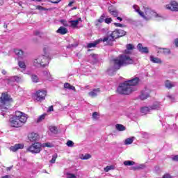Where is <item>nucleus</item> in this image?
<instances>
[{"mask_svg":"<svg viewBox=\"0 0 178 178\" xmlns=\"http://www.w3.org/2000/svg\"><path fill=\"white\" fill-rule=\"evenodd\" d=\"M126 49L124 51V54L119 56V57L113 60V67L108 70V74H112V72H116L119 70L122 66H127V65H132L134 63L133 60L128 55L131 54V51L134 49V46L131 44H127L126 45Z\"/></svg>","mask_w":178,"mask_h":178,"instance_id":"obj_1","label":"nucleus"},{"mask_svg":"<svg viewBox=\"0 0 178 178\" xmlns=\"http://www.w3.org/2000/svg\"><path fill=\"white\" fill-rule=\"evenodd\" d=\"M138 81H140V79L135 77L120 83L117 88V92L121 95H129L133 91H135L134 86L138 84Z\"/></svg>","mask_w":178,"mask_h":178,"instance_id":"obj_2","label":"nucleus"},{"mask_svg":"<svg viewBox=\"0 0 178 178\" xmlns=\"http://www.w3.org/2000/svg\"><path fill=\"white\" fill-rule=\"evenodd\" d=\"M27 119H29L27 114L18 111H15V114L9 120L10 125L15 129L23 127L26 124Z\"/></svg>","mask_w":178,"mask_h":178,"instance_id":"obj_3","label":"nucleus"},{"mask_svg":"<svg viewBox=\"0 0 178 178\" xmlns=\"http://www.w3.org/2000/svg\"><path fill=\"white\" fill-rule=\"evenodd\" d=\"M50 51V46H44L43 48V52L44 55L40 56L37 58H35L33 60V65L36 67H44L47 66V65H49V60H51V58L49 57Z\"/></svg>","mask_w":178,"mask_h":178,"instance_id":"obj_4","label":"nucleus"},{"mask_svg":"<svg viewBox=\"0 0 178 178\" xmlns=\"http://www.w3.org/2000/svg\"><path fill=\"white\" fill-rule=\"evenodd\" d=\"M12 101L10 95L8 93H2L1 97H0V113L2 116L5 117V113L8 112V108L6 106Z\"/></svg>","mask_w":178,"mask_h":178,"instance_id":"obj_5","label":"nucleus"},{"mask_svg":"<svg viewBox=\"0 0 178 178\" xmlns=\"http://www.w3.org/2000/svg\"><path fill=\"white\" fill-rule=\"evenodd\" d=\"M144 20L148 22V20H151L153 17H158V14L152 10L151 8L148 7L144 8V13L143 12V15H140Z\"/></svg>","mask_w":178,"mask_h":178,"instance_id":"obj_6","label":"nucleus"},{"mask_svg":"<svg viewBox=\"0 0 178 178\" xmlns=\"http://www.w3.org/2000/svg\"><path fill=\"white\" fill-rule=\"evenodd\" d=\"M119 34L118 33V30L113 31L111 33H108L107 36L104 37L102 39L103 42H107V44H111V42H113L116 38H119Z\"/></svg>","mask_w":178,"mask_h":178,"instance_id":"obj_7","label":"nucleus"},{"mask_svg":"<svg viewBox=\"0 0 178 178\" xmlns=\"http://www.w3.org/2000/svg\"><path fill=\"white\" fill-rule=\"evenodd\" d=\"M41 143H35L29 146L26 150L29 152H31V154H40L41 152Z\"/></svg>","mask_w":178,"mask_h":178,"instance_id":"obj_8","label":"nucleus"},{"mask_svg":"<svg viewBox=\"0 0 178 178\" xmlns=\"http://www.w3.org/2000/svg\"><path fill=\"white\" fill-rule=\"evenodd\" d=\"M165 9H167V10H171V12H178L177 1H171L168 4L165 5Z\"/></svg>","mask_w":178,"mask_h":178,"instance_id":"obj_9","label":"nucleus"},{"mask_svg":"<svg viewBox=\"0 0 178 178\" xmlns=\"http://www.w3.org/2000/svg\"><path fill=\"white\" fill-rule=\"evenodd\" d=\"M45 97H47V91L45 90H38L35 93V99L36 101H44V99H45Z\"/></svg>","mask_w":178,"mask_h":178,"instance_id":"obj_10","label":"nucleus"},{"mask_svg":"<svg viewBox=\"0 0 178 178\" xmlns=\"http://www.w3.org/2000/svg\"><path fill=\"white\" fill-rule=\"evenodd\" d=\"M23 148H24V145L22 143H18L10 147L9 149L11 152H17L18 149H23Z\"/></svg>","mask_w":178,"mask_h":178,"instance_id":"obj_11","label":"nucleus"},{"mask_svg":"<svg viewBox=\"0 0 178 178\" xmlns=\"http://www.w3.org/2000/svg\"><path fill=\"white\" fill-rule=\"evenodd\" d=\"M148 97H149V90L145 88L144 90L141 91L139 98L142 101H144V99H147V98H148Z\"/></svg>","mask_w":178,"mask_h":178,"instance_id":"obj_12","label":"nucleus"},{"mask_svg":"<svg viewBox=\"0 0 178 178\" xmlns=\"http://www.w3.org/2000/svg\"><path fill=\"white\" fill-rule=\"evenodd\" d=\"M28 138L29 141L34 143L35 141H38L40 137L38 136V134L35 133H31L28 135Z\"/></svg>","mask_w":178,"mask_h":178,"instance_id":"obj_13","label":"nucleus"},{"mask_svg":"<svg viewBox=\"0 0 178 178\" xmlns=\"http://www.w3.org/2000/svg\"><path fill=\"white\" fill-rule=\"evenodd\" d=\"M177 86V82H172L169 80L165 81V88L170 90V88H173V87H176Z\"/></svg>","mask_w":178,"mask_h":178,"instance_id":"obj_14","label":"nucleus"},{"mask_svg":"<svg viewBox=\"0 0 178 178\" xmlns=\"http://www.w3.org/2000/svg\"><path fill=\"white\" fill-rule=\"evenodd\" d=\"M137 48L140 52H142V54H148V47H143V44L139 43L137 46Z\"/></svg>","mask_w":178,"mask_h":178,"instance_id":"obj_15","label":"nucleus"},{"mask_svg":"<svg viewBox=\"0 0 178 178\" xmlns=\"http://www.w3.org/2000/svg\"><path fill=\"white\" fill-rule=\"evenodd\" d=\"M11 81H16V83H22L23 81V76H13L10 77Z\"/></svg>","mask_w":178,"mask_h":178,"instance_id":"obj_16","label":"nucleus"},{"mask_svg":"<svg viewBox=\"0 0 178 178\" xmlns=\"http://www.w3.org/2000/svg\"><path fill=\"white\" fill-rule=\"evenodd\" d=\"M150 62H152V63H162L161 58L154 56H150Z\"/></svg>","mask_w":178,"mask_h":178,"instance_id":"obj_17","label":"nucleus"},{"mask_svg":"<svg viewBox=\"0 0 178 178\" xmlns=\"http://www.w3.org/2000/svg\"><path fill=\"white\" fill-rule=\"evenodd\" d=\"M57 33H58V34H61L62 35H65V34L67 33V29L63 27V26H60L58 30H57Z\"/></svg>","mask_w":178,"mask_h":178,"instance_id":"obj_18","label":"nucleus"},{"mask_svg":"<svg viewBox=\"0 0 178 178\" xmlns=\"http://www.w3.org/2000/svg\"><path fill=\"white\" fill-rule=\"evenodd\" d=\"M99 88H97V89H93L92 91L89 92V95L90 97H92V98H94V97H97V95H98V94H99Z\"/></svg>","mask_w":178,"mask_h":178,"instance_id":"obj_19","label":"nucleus"},{"mask_svg":"<svg viewBox=\"0 0 178 178\" xmlns=\"http://www.w3.org/2000/svg\"><path fill=\"white\" fill-rule=\"evenodd\" d=\"M151 111H152L151 107L145 106L140 108V112L141 113H143V115H147V113H149Z\"/></svg>","mask_w":178,"mask_h":178,"instance_id":"obj_20","label":"nucleus"},{"mask_svg":"<svg viewBox=\"0 0 178 178\" xmlns=\"http://www.w3.org/2000/svg\"><path fill=\"white\" fill-rule=\"evenodd\" d=\"M79 22H82L81 18H78L76 20L70 21L72 27H77Z\"/></svg>","mask_w":178,"mask_h":178,"instance_id":"obj_21","label":"nucleus"},{"mask_svg":"<svg viewBox=\"0 0 178 178\" xmlns=\"http://www.w3.org/2000/svg\"><path fill=\"white\" fill-rule=\"evenodd\" d=\"M161 108V103L156 102L153 104L152 106H150V108L152 111H155V109H159Z\"/></svg>","mask_w":178,"mask_h":178,"instance_id":"obj_22","label":"nucleus"},{"mask_svg":"<svg viewBox=\"0 0 178 178\" xmlns=\"http://www.w3.org/2000/svg\"><path fill=\"white\" fill-rule=\"evenodd\" d=\"M102 39H99L98 41H96L95 42L88 43V48H95V47H97V44H99L100 41H102Z\"/></svg>","mask_w":178,"mask_h":178,"instance_id":"obj_23","label":"nucleus"},{"mask_svg":"<svg viewBox=\"0 0 178 178\" xmlns=\"http://www.w3.org/2000/svg\"><path fill=\"white\" fill-rule=\"evenodd\" d=\"M115 129L118 130V131H124L126 130V127L120 124H117L115 125Z\"/></svg>","mask_w":178,"mask_h":178,"instance_id":"obj_24","label":"nucleus"},{"mask_svg":"<svg viewBox=\"0 0 178 178\" xmlns=\"http://www.w3.org/2000/svg\"><path fill=\"white\" fill-rule=\"evenodd\" d=\"M14 52L18 58H23V51L22 50L16 49L14 50Z\"/></svg>","mask_w":178,"mask_h":178,"instance_id":"obj_25","label":"nucleus"},{"mask_svg":"<svg viewBox=\"0 0 178 178\" xmlns=\"http://www.w3.org/2000/svg\"><path fill=\"white\" fill-rule=\"evenodd\" d=\"M104 22H105V15H102L99 19H98L96 22H95V26H98L99 23H104Z\"/></svg>","mask_w":178,"mask_h":178,"instance_id":"obj_26","label":"nucleus"},{"mask_svg":"<svg viewBox=\"0 0 178 178\" xmlns=\"http://www.w3.org/2000/svg\"><path fill=\"white\" fill-rule=\"evenodd\" d=\"M43 76L47 79V80L52 81V78H51V73L49 71H44Z\"/></svg>","mask_w":178,"mask_h":178,"instance_id":"obj_27","label":"nucleus"},{"mask_svg":"<svg viewBox=\"0 0 178 178\" xmlns=\"http://www.w3.org/2000/svg\"><path fill=\"white\" fill-rule=\"evenodd\" d=\"M133 141H134V138H128L124 140L125 145H130V144H133Z\"/></svg>","mask_w":178,"mask_h":178,"instance_id":"obj_28","label":"nucleus"},{"mask_svg":"<svg viewBox=\"0 0 178 178\" xmlns=\"http://www.w3.org/2000/svg\"><path fill=\"white\" fill-rule=\"evenodd\" d=\"M133 8L134 9L135 12L138 13L139 15L143 16V11L140 10V7L137 5H134Z\"/></svg>","mask_w":178,"mask_h":178,"instance_id":"obj_29","label":"nucleus"},{"mask_svg":"<svg viewBox=\"0 0 178 178\" xmlns=\"http://www.w3.org/2000/svg\"><path fill=\"white\" fill-rule=\"evenodd\" d=\"M136 162L133 161H124V166H133V165H135Z\"/></svg>","mask_w":178,"mask_h":178,"instance_id":"obj_30","label":"nucleus"},{"mask_svg":"<svg viewBox=\"0 0 178 178\" xmlns=\"http://www.w3.org/2000/svg\"><path fill=\"white\" fill-rule=\"evenodd\" d=\"M79 46V43L77 42H75L74 44H70L67 46V48L68 49H73V48H76V47Z\"/></svg>","mask_w":178,"mask_h":178,"instance_id":"obj_31","label":"nucleus"},{"mask_svg":"<svg viewBox=\"0 0 178 178\" xmlns=\"http://www.w3.org/2000/svg\"><path fill=\"white\" fill-rule=\"evenodd\" d=\"M111 8L112 7H109L108 8V11L111 13V15H112L113 16H114V17H118V16L119 15V13H118V11H115V10H112L111 9Z\"/></svg>","mask_w":178,"mask_h":178,"instance_id":"obj_32","label":"nucleus"},{"mask_svg":"<svg viewBox=\"0 0 178 178\" xmlns=\"http://www.w3.org/2000/svg\"><path fill=\"white\" fill-rule=\"evenodd\" d=\"M160 52H163V54H164V55H170V50L169 49H166V48L165 49L161 48Z\"/></svg>","mask_w":178,"mask_h":178,"instance_id":"obj_33","label":"nucleus"},{"mask_svg":"<svg viewBox=\"0 0 178 178\" xmlns=\"http://www.w3.org/2000/svg\"><path fill=\"white\" fill-rule=\"evenodd\" d=\"M80 158H81V159H83V161H86L87 159H90V158H91V156H90V154H81Z\"/></svg>","mask_w":178,"mask_h":178,"instance_id":"obj_34","label":"nucleus"},{"mask_svg":"<svg viewBox=\"0 0 178 178\" xmlns=\"http://www.w3.org/2000/svg\"><path fill=\"white\" fill-rule=\"evenodd\" d=\"M118 33V37H123V35H126V31H123L122 29H117Z\"/></svg>","mask_w":178,"mask_h":178,"instance_id":"obj_35","label":"nucleus"},{"mask_svg":"<svg viewBox=\"0 0 178 178\" xmlns=\"http://www.w3.org/2000/svg\"><path fill=\"white\" fill-rule=\"evenodd\" d=\"M115 169V165H107L104 168V172H109V170H113Z\"/></svg>","mask_w":178,"mask_h":178,"instance_id":"obj_36","label":"nucleus"},{"mask_svg":"<svg viewBox=\"0 0 178 178\" xmlns=\"http://www.w3.org/2000/svg\"><path fill=\"white\" fill-rule=\"evenodd\" d=\"M49 130L51 133L56 134L58 133V128L56 127L51 126L49 127Z\"/></svg>","mask_w":178,"mask_h":178,"instance_id":"obj_37","label":"nucleus"},{"mask_svg":"<svg viewBox=\"0 0 178 178\" xmlns=\"http://www.w3.org/2000/svg\"><path fill=\"white\" fill-rule=\"evenodd\" d=\"M46 114H42L38 118L37 123H40V122H42L44 119H45Z\"/></svg>","mask_w":178,"mask_h":178,"instance_id":"obj_38","label":"nucleus"},{"mask_svg":"<svg viewBox=\"0 0 178 178\" xmlns=\"http://www.w3.org/2000/svg\"><path fill=\"white\" fill-rule=\"evenodd\" d=\"M31 80L33 83H38V76L37 75L33 74L31 76Z\"/></svg>","mask_w":178,"mask_h":178,"instance_id":"obj_39","label":"nucleus"},{"mask_svg":"<svg viewBox=\"0 0 178 178\" xmlns=\"http://www.w3.org/2000/svg\"><path fill=\"white\" fill-rule=\"evenodd\" d=\"M18 65L21 69H26V63L24 61H19Z\"/></svg>","mask_w":178,"mask_h":178,"instance_id":"obj_40","label":"nucleus"},{"mask_svg":"<svg viewBox=\"0 0 178 178\" xmlns=\"http://www.w3.org/2000/svg\"><path fill=\"white\" fill-rule=\"evenodd\" d=\"M171 161L173 162H178V154L177 155H172L170 156Z\"/></svg>","mask_w":178,"mask_h":178,"instance_id":"obj_41","label":"nucleus"},{"mask_svg":"<svg viewBox=\"0 0 178 178\" xmlns=\"http://www.w3.org/2000/svg\"><path fill=\"white\" fill-rule=\"evenodd\" d=\"M56 158H58V154H54L52 156V159L50 161V163H55L56 161Z\"/></svg>","mask_w":178,"mask_h":178,"instance_id":"obj_42","label":"nucleus"},{"mask_svg":"<svg viewBox=\"0 0 178 178\" xmlns=\"http://www.w3.org/2000/svg\"><path fill=\"white\" fill-rule=\"evenodd\" d=\"M67 178H77V177H76V175L74 174H72V173H67Z\"/></svg>","mask_w":178,"mask_h":178,"instance_id":"obj_43","label":"nucleus"},{"mask_svg":"<svg viewBox=\"0 0 178 178\" xmlns=\"http://www.w3.org/2000/svg\"><path fill=\"white\" fill-rule=\"evenodd\" d=\"M43 147H47L48 148H52V147H54V145L51 143H46L43 144Z\"/></svg>","mask_w":178,"mask_h":178,"instance_id":"obj_44","label":"nucleus"},{"mask_svg":"<svg viewBox=\"0 0 178 178\" xmlns=\"http://www.w3.org/2000/svg\"><path fill=\"white\" fill-rule=\"evenodd\" d=\"M89 58H90V59H93V60H97V56L96 54H90V55L89 56Z\"/></svg>","mask_w":178,"mask_h":178,"instance_id":"obj_45","label":"nucleus"},{"mask_svg":"<svg viewBox=\"0 0 178 178\" xmlns=\"http://www.w3.org/2000/svg\"><path fill=\"white\" fill-rule=\"evenodd\" d=\"M104 22L106 23V24H109L110 23H112V18H105Z\"/></svg>","mask_w":178,"mask_h":178,"instance_id":"obj_46","label":"nucleus"},{"mask_svg":"<svg viewBox=\"0 0 178 178\" xmlns=\"http://www.w3.org/2000/svg\"><path fill=\"white\" fill-rule=\"evenodd\" d=\"M138 169H143V165L131 168L132 170H137Z\"/></svg>","mask_w":178,"mask_h":178,"instance_id":"obj_47","label":"nucleus"},{"mask_svg":"<svg viewBox=\"0 0 178 178\" xmlns=\"http://www.w3.org/2000/svg\"><path fill=\"white\" fill-rule=\"evenodd\" d=\"M67 147H73V145H74V143H73L72 140H68L67 142Z\"/></svg>","mask_w":178,"mask_h":178,"instance_id":"obj_48","label":"nucleus"},{"mask_svg":"<svg viewBox=\"0 0 178 178\" xmlns=\"http://www.w3.org/2000/svg\"><path fill=\"white\" fill-rule=\"evenodd\" d=\"M167 97L170 99L171 102H175V97L173 95H168Z\"/></svg>","mask_w":178,"mask_h":178,"instance_id":"obj_49","label":"nucleus"},{"mask_svg":"<svg viewBox=\"0 0 178 178\" xmlns=\"http://www.w3.org/2000/svg\"><path fill=\"white\" fill-rule=\"evenodd\" d=\"M92 118L94 119H98V113L94 112L93 114H92Z\"/></svg>","mask_w":178,"mask_h":178,"instance_id":"obj_50","label":"nucleus"},{"mask_svg":"<svg viewBox=\"0 0 178 178\" xmlns=\"http://www.w3.org/2000/svg\"><path fill=\"white\" fill-rule=\"evenodd\" d=\"M163 178H173L172 177H171L170 174H165L163 176Z\"/></svg>","mask_w":178,"mask_h":178,"instance_id":"obj_51","label":"nucleus"},{"mask_svg":"<svg viewBox=\"0 0 178 178\" xmlns=\"http://www.w3.org/2000/svg\"><path fill=\"white\" fill-rule=\"evenodd\" d=\"M36 9H38V10H45V8H44V7H42L41 6H38L36 7Z\"/></svg>","mask_w":178,"mask_h":178,"instance_id":"obj_52","label":"nucleus"},{"mask_svg":"<svg viewBox=\"0 0 178 178\" xmlns=\"http://www.w3.org/2000/svg\"><path fill=\"white\" fill-rule=\"evenodd\" d=\"M70 87V83H65L64 84V88H67V89L69 90Z\"/></svg>","mask_w":178,"mask_h":178,"instance_id":"obj_53","label":"nucleus"},{"mask_svg":"<svg viewBox=\"0 0 178 178\" xmlns=\"http://www.w3.org/2000/svg\"><path fill=\"white\" fill-rule=\"evenodd\" d=\"M114 26H115V27H122L123 24L120 23H114Z\"/></svg>","mask_w":178,"mask_h":178,"instance_id":"obj_54","label":"nucleus"},{"mask_svg":"<svg viewBox=\"0 0 178 178\" xmlns=\"http://www.w3.org/2000/svg\"><path fill=\"white\" fill-rule=\"evenodd\" d=\"M47 112H54V106H49Z\"/></svg>","mask_w":178,"mask_h":178,"instance_id":"obj_55","label":"nucleus"},{"mask_svg":"<svg viewBox=\"0 0 178 178\" xmlns=\"http://www.w3.org/2000/svg\"><path fill=\"white\" fill-rule=\"evenodd\" d=\"M68 90H72V91H76V88L74 86L70 85Z\"/></svg>","mask_w":178,"mask_h":178,"instance_id":"obj_56","label":"nucleus"},{"mask_svg":"<svg viewBox=\"0 0 178 178\" xmlns=\"http://www.w3.org/2000/svg\"><path fill=\"white\" fill-rule=\"evenodd\" d=\"M52 3H59V1L51 0Z\"/></svg>","mask_w":178,"mask_h":178,"instance_id":"obj_57","label":"nucleus"},{"mask_svg":"<svg viewBox=\"0 0 178 178\" xmlns=\"http://www.w3.org/2000/svg\"><path fill=\"white\" fill-rule=\"evenodd\" d=\"M171 129H174V130H176L177 129V126L176 125V124H174Z\"/></svg>","mask_w":178,"mask_h":178,"instance_id":"obj_58","label":"nucleus"},{"mask_svg":"<svg viewBox=\"0 0 178 178\" xmlns=\"http://www.w3.org/2000/svg\"><path fill=\"white\" fill-rule=\"evenodd\" d=\"M34 35H40V31H35L34 32Z\"/></svg>","mask_w":178,"mask_h":178,"instance_id":"obj_59","label":"nucleus"},{"mask_svg":"<svg viewBox=\"0 0 178 178\" xmlns=\"http://www.w3.org/2000/svg\"><path fill=\"white\" fill-rule=\"evenodd\" d=\"M143 137H144L145 138H148V134L145 132V133L143 134Z\"/></svg>","mask_w":178,"mask_h":178,"instance_id":"obj_60","label":"nucleus"},{"mask_svg":"<svg viewBox=\"0 0 178 178\" xmlns=\"http://www.w3.org/2000/svg\"><path fill=\"white\" fill-rule=\"evenodd\" d=\"M175 44L177 47H178V39H176V40H175Z\"/></svg>","mask_w":178,"mask_h":178,"instance_id":"obj_61","label":"nucleus"},{"mask_svg":"<svg viewBox=\"0 0 178 178\" xmlns=\"http://www.w3.org/2000/svg\"><path fill=\"white\" fill-rule=\"evenodd\" d=\"M73 3H74V2H73V1L70 2L68 4V6H72L73 5Z\"/></svg>","mask_w":178,"mask_h":178,"instance_id":"obj_62","label":"nucleus"},{"mask_svg":"<svg viewBox=\"0 0 178 178\" xmlns=\"http://www.w3.org/2000/svg\"><path fill=\"white\" fill-rule=\"evenodd\" d=\"M2 178H10V176L5 175V176L2 177Z\"/></svg>","mask_w":178,"mask_h":178,"instance_id":"obj_63","label":"nucleus"},{"mask_svg":"<svg viewBox=\"0 0 178 178\" xmlns=\"http://www.w3.org/2000/svg\"><path fill=\"white\" fill-rule=\"evenodd\" d=\"M19 6H22V3H23L22 1H17Z\"/></svg>","mask_w":178,"mask_h":178,"instance_id":"obj_64","label":"nucleus"}]
</instances>
